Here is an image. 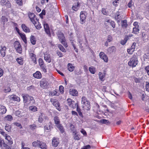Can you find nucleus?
Returning a JSON list of instances; mask_svg holds the SVG:
<instances>
[{
    "instance_id": "f257e3e1",
    "label": "nucleus",
    "mask_w": 149,
    "mask_h": 149,
    "mask_svg": "<svg viewBox=\"0 0 149 149\" xmlns=\"http://www.w3.org/2000/svg\"><path fill=\"white\" fill-rule=\"evenodd\" d=\"M22 96L23 99L24 103H27L31 105L35 103V100H34L33 98L28 94H22Z\"/></svg>"
},
{
    "instance_id": "f03ea898",
    "label": "nucleus",
    "mask_w": 149,
    "mask_h": 149,
    "mask_svg": "<svg viewBox=\"0 0 149 149\" xmlns=\"http://www.w3.org/2000/svg\"><path fill=\"white\" fill-rule=\"evenodd\" d=\"M128 65L130 66L134 67L138 64V59L137 56L134 55L130 58V61L128 62Z\"/></svg>"
},
{
    "instance_id": "7ed1b4c3",
    "label": "nucleus",
    "mask_w": 149,
    "mask_h": 149,
    "mask_svg": "<svg viewBox=\"0 0 149 149\" xmlns=\"http://www.w3.org/2000/svg\"><path fill=\"white\" fill-rule=\"evenodd\" d=\"M58 37L61 43L65 47L68 46L67 43L65 42V39L63 33L61 32L58 33Z\"/></svg>"
},
{
    "instance_id": "20e7f679",
    "label": "nucleus",
    "mask_w": 149,
    "mask_h": 149,
    "mask_svg": "<svg viewBox=\"0 0 149 149\" xmlns=\"http://www.w3.org/2000/svg\"><path fill=\"white\" fill-rule=\"evenodd\" d=\"M14 47L18 53H22V48L20 43L18 41H15L14 43Z\"/></svg>"
},
{
    "instance_id": "39448f33",
    "label": "nucleus",
    "mask_w": 149,
    "mask_h": 149,
    "mask_svg": "<svg viewBox=\"0 0 149 149\" xmlns=\"http://www.w3.org/2000/svg\"><path fill=\"white\" fill-rule=\"evenodd\" d=\"M68 105L73 109L75 108L78 105L77 102L72 100L71 99L68 98L67 100Z\"/></svg>"
},
{
    "instance_id": "423d86ee",
    "label": "nucleus",
    "mask_w": 149,
    "mask_h": 149,
    "mask_svg": "<svg viewBox=\"0 0 149 149\" xmlns=\"http://www.w3.org/2000/svg\"><path fill=\"white\" fill-rule=\"evenodd\" d=\"M87 13L85 11H81V12L80 15V18L81 23V24H83L85 22V21L86 19V16Z\"/></svg>"
},
{
    "instance_id": "0eeeda50",
    "label": "nucleus",
    "mask_w": 149,
    "mask_h": 149,
    "mask_svg": "<svg viewBox=\"0 0 149 149\" xmlns=\"http://www.w3.org/2000/svg\"><path fill=\"white\" fill-rule=\"evenodd\" d=\"M44 27L46 33L49 37H51V35L49 27L48 24L47 23H45L44 24Z\"/></svg>"
},
{
    "instance_id": "6e6552de",
    "label": "nucleus",
    "mask_w": 149,
    "mask_h": 149,
    "mask_svg": "<svg viewBox=\"0 0 149 149\" xmlns=\"http://www.w3.org/2000/svg\"><path fill=\"white\" fill-rule=\"evenodd\" d=\"M40 85L43 88H47V80L45 79H42L40 82Z\"/></svg>"
},
{
    "instance_id": "1a4fd4ad",
    "label": "nucleus",
    "mask_w": 149,
    "mask_h": 149,
    "mask_svg": "<svg viewBox=\"0 0 149 149\" xmlns=\"http://www.w3.org/2000/svg\"><path fill=\"white\" fill-rule=\"evenodd\" d=\"M1 5L2 6H5L8 8L11 6V4L9 1L8 0H1Z\"/></svg>"
},
{
    "instance_id": "9d476101",
    "label": "nucleus",
    "mask_w": 149,
    "mask_h": 149,
    "mask_svg": "<svg viewBox=\"0 0 149 149\" xmlns=\"http://www.w3.org/2000/svg\"><path fill=\"white\" fill-rule=\"evenodd\" d=\"M29 16L32 23L34 24H36V22L35 20L36 17V15L34 13H30L29 14Z\"/></svg>"
},
{
    "instance_id": "9b49d317",
    "label": "nucleus",
    "mask_w": 149,
    "mask_h": 149,
    "mask_svg": "<svg viewBox=\"0 0 149 149\" xmlns=\"http://www.w3.org/2000/svg\"><path fill=\"white\" fill-rule=\"evenodd\" d=\"M59 142L58 139L55 137L53 138L52 141V146L54 147H56L59 144Z\"/></svg>"
},
{
    "instance_id": "f8f14e48",
    "label": "nucleus",
    "mask_w": 149,
    "mask_h": 149,
    "mask_svg": "<svg viewBox=\"0 0 149 149\" xmlns=\"http://www.w3.org/2000/svg\"><path fill=\"white\" fill-rule=\"evenodd\" d=\"M116 51V48L114 46L109 47L107 49V52L109 54H112Z\"/></svg>"
},
{
    "instance_id": "ddd939ff",
    "label": "nucleus",
    "mask_w": 149,
    "mask_h": 149,
    "mask_svg": "<svg viewBox=\"0 0 149 149\" xmlns=\"http://www.w3.org/2000/svg\"><path fill=\"white\" fill-rule=\"evenodd\" d=\"M10 100L15 101H17L19 102L20 101V98L18 96L15 95H10Z\"/></svg>"
},
{
    "instance_id": "4468645a",
    "label": "nucleus",
    "mask_w": 149,
    "mask_h": 149,
    "mask_svg": "<svg viewBox=\"0 0 149 149\" xmlns=\"http://www.w3.org/2000/svg\"><path fill=\"white\" fill-rule=\"evenodd\" d=\"M9 146L8 144L5 143L3 140L0 143V147L1 149H6Z\"/></svg>"
},
{
    "instance_id": "2eb2a0df",
    "label": "nucleus",
    "mask_w": 149,
    "mask_h": 149,
    "mask_svg": "<svg viewBox=\"0 0 149 149\" xmlns=\"http://www.w3.org/2000/svg\"><path fill=\"white\" fill-rule=\"evenodd\" d=\"M82 107L84 109L89 110L90 108V105L89 102H88L85 104H84L82 105Z\"/></svg>"
},
{
    "instance_id": "dca6fc26",
    "label": "nucleus",
    "mask_w": 149,
    "mask_h": 149,
    "mask_svg": "<svg viewBox=\"0 0 149 149\" xmlns=\"http://www.w3.org/2000/svg\"><path fill=\"white\" fill-rule=\"evenodd\" d=\"M69 93L70 95L73 96H77L78 93L77 91L73 88L70 89Z\"/></svg>"
},
{
    "instance_id": "f3484780",
    "label": "nucleus",
    "mask_w": 149,
    "mask_h": 149,
    "mask_svg": "<svg viewBox=\"0 0 149 149\" xmlns=\"http://www.w3.org/2000/svg\"><path fill=\"white\" fill-rule=\"evenodd\" d=\"M33 76L37 79H40L42 77V75L40 72L39 71H36L33 74Z\"/></svg>"
},
{
    "instance_id": "a211bd4d",
    "label": "nucleus",
    "mask_w": 149,
    "mask_h": 149,
    "mask_svg": "<svg viewBox=\"0 0 149 149\" xmlns=\"http://www.w3.org/2000/svg\"><path fill=\"white\" fill-rule=\"evenodd\" d=\"M22 28L23 31L25 32L29 33L30 32L29 29L24 24H22Z\"/></svg>"
},
{
    "instance_id": "6ab92c4d",
    "label": "nucleus",
    "mask_w": 149,
    "mask_h": 149,
    "mask_svg": "<svg viewBox=\"0 0 149 149\" xmlns=\"http://www.w3.org/2000/svg\"><path fill=\"white\" fill-rule=\"evenodd\" d=\"M1 49L0 51L1 55L3 57H4L6 55L5 51L6 49V48L4 46H1Z\"/></svg>"
},
{
    "instance_id": "aec40b11",
    "label": "nucleus",
    "mask_w": 149,
    "mask_h": 149,
    "mask_svg": "<svg viewBox=\"0 0 149 149\" xmlns=\"http://www.w3.org/2000/svg\"><path fill=\"white\" fill-rule=\"evenodd\" d=\"M39 147L42 149H47V146L45 143L41 141Z\"/></svg>"
},
{
    "instance_id": "412c9836",
    "label": "nucleus",
    "mask_w": 149,
    "mask_h": 149,
    "mask_svg": "<svg viewBox=\"0 0 149 149\" xmlns=\"http://www.w3.org/2000/svg\"><path fill=\"white\" fill-rule=\"evenodd\" d=\"M44 113L42 112H40L38 119V121L39 122L41 123L43 122L44 118Z\"/></svg>"
},
{
    "instance_id": "4be33fe9",
    "label": "nucleus",
    "mask_w": 149,
    "mask_h": 149,
    "mask_svg": "<svg viewBox=\"0 0 149 149\" xmlns=\"http://www.w3.org/2000/svg\"><path fill=\"white\" fill-rule=\"evenodd\" d=\"M44 58L45 60L48 63H50L51 62V59L50 58V55L47 54H45L44 55Z\"/></svg>"
},
{
    "instance_id": "5701e85b",
    "label": "nucleus",
    "mask_w": 149,
    "mask_h": 149,
    "mask_svg": "<svg viewBox=\"0 0 149 149\" xmlns=\"http://www.w3.org/2000/svg\"><path fill=\"white\" fill-rule=\"evenodd\" d=\"M1 23L3 25H5L6 22L8 21V19L4 16H2L1 19Z\"/></svg>"
},
{
    "instance_id": "b1692460",
    "label": "nucleus",
    "mask_w": 149,
    "mask_h": 149,
    "mask_svg": "<svg viewBox=\"0 0 149 149\" xmlns=\"http://www.w3.org/2000/svg\"><path fill=\"white\" fill-rule=\"evenodd\" d=\"M40 141L39 140H37L34 141L32 143V146L35 147H39V145H40Z\"/></svg>"
},
{
    "instance_id": "393cba45",
    "label": "nucleus",
    "mask_w": 149,
    "mask_h": 149,
    "mask_svg": "<svg viewBox=\"0 0 149 149\" xmlns=\"http://www.w3.org/2000/svg\"><path fill=\"white\" fill-rule=\"evenodd\" d=\"M4 119L6 121H11L13 120V117L11 115H8L4 117Z\"/></svg>"
},
{
    "instance_id": "a878e982",
    "label": "nucleus",
    "mask_w": 149,
    "mask_h": 149,
    "mask_svg": "<svg viewBox=\"0 0 149 149\" xmlns=\"http://www.w3.org/2000/svg\"><path fill=\"white\" fill-rule=\"evenodd\" d=\"M30 40L31 43L33 45H34L36 43V38L33 36L31 35L30 37Z\"/></svg>"
},
{
    "instance_id": "bb28decb",
    "label": "nucleus",
    "mask_w": 149,
    "mask_h": 149,
    "mask_svg": "<svg viewBox=\"0 0 149 149\" xmlns=\"http://www.w3.org/2000/svg\"><path fill=\"white\" fill-rule=\"evenodd\" d=\"M5 139L8 141V143L10 144H12L13 143V141H11V138L10 136L8 134L5 137Z\"/></svg>"
},
{
    "instance_id": "cd10ccee",
    "label": "nucleus",
    "mask_w": 149,
    "mask_h": 149,
    "mask_svg": "<svg viewBox=\"0 0 149 149\" xmlns=\"http://www.w3.org/2000/svg\"><path fill=\"white\" fill-rule=\"evenodd\" d=\"M99 76L100 79L102 81H103L105 77V74L102 73L101 72H100L98 74Z\"/></svg>"
},
{
    "instance_id": "c85d7f7f",
    "label": "nucleus",
    "mask_w": 149,
    "mask_h": 149,
    "mask_svg": "<svg viewBox=\"0 0 149 149\" xmlns=\"http://www.w3.org/2000/svg\"><path fill=\"white\" fill-rule=\"evenodd\" d=\"M68 70L70 72L72 71L74 69V67L71 63H69L68 65Z\"/></svg>"
},
{
    "instance_id": "c756f323",
    "label": "nucleus",
    "mask_w": 149,
    "mask_h": 149,
    "mask_svg": "<svg viewBox=\"0 0 149 149\" xmlns=\"http://www.w3.org/2000/svg\"><path fill=\"white\" fill-rule=\"evenodd\" d=\"M7 110L6 108L4 106H2L1 107L0 112L2 114H4L6 112Z\"/></svg>"
},
{
    "instance_id": "7c9ffc66",
    "label": "nucleus",
    "mask_w": 149,
    "mask_h": 149,
    "mask_svg": "<svg viewBox=\"0 0 149 149\" xmlns=\"http://www.w3.org/2000/svg\"><path fill=\"white\" fill-rule=\"evenodd\" d=\"M19 35L21 37V38H22V39L23 41L26 44L27 42L26 36L25 35V34H23L21 33Z\"/></svg>"
},
{
    "instance_id": "2f4dec72",
    "label": "nucleus",
    "mask_w": 149,
    "mask_h": 149,
    "mask_svg": "<svg viewBox=\"0 0 149 149\" xmlns=\"http://www.w3.org/2000/svg\"><path fill=\"white\" fill-rule=\"evenodd\" d=\"M79 7V2H77V4L72 6V9L73 10H74L75 11H77L78 10V8Z\"/></svg>"
},
{
    "instance_id": "473e14b6",
    "label": "nucleus",
    "mask_w": 149,
    "mask_h": 149,
    "mask_svg": "<svg viewBox=\"0 0 149 149\" xmlns=\"http://www.w3.org/2000/svg\"><path fill=\"white\" fill-rule=\"evenodd\" d=\"M57 127L59 129L61 133H63L65 132L63 127L61 125H58L57 126Z\"/></svg>"
},
{
    "instance_id": "72a5a7b5",
    "label": "nucleus",
    "mask_w": 149,
    "mask_h": 149,
    "mask_svg": "<svg viewBox=\"0 0 149 149\" xmlns=\"http://www.w3.org/2000/svg\"><path fill=\"white\" fill-rule=\"evenodd\" d=\"M127 20L126 19L123 20L122 21V26L125 28L127 26Z\"/></svg>"
},
{
    "instance_id": "f704fd0d",
    "label": "nucleus",
    "mask_w": 149,
    "mask_h": 149,
    "mask_svg": "<svg viewBox=\"0 0 149 149\" xmlns=\"http://www.w3.org/2000/svg\"><path fill=\"white\" fill-rule=\"evenodd\" d=\"M119 12H118L117 14H116V15L115 17V19L118 21L120 20L123 18V16L120 15L119 14Z\"/></svg>"
},
{
    "instance_id": "c9c22d12",
    "label": "nucleus",
    "mask_w": 149,
    "mask_h": 149,
    "mask_svg": "<svg viewBox=\"0 0 149 149\" xmlns=\"http://www.w3.org/2000/svg\"><path fill=\"white\" fill-rule=\"evenodd\" d=\"M139 28L134 27L133 29V31L132 32L134 33L137 34L139 33Z\"/></svg>"
},
{
    "instance_id": "e433bc0d",
    "label": "nucleus",
    "mask_w": 149,
    "mask_h": 149,
    "mask_svg": "<svg viewBox=\"0 0 149 149\" xmlns=\"http://www.w3.org/2000/svg\"><path fill=\"white\" fill-rule=\"evenodd\" d=\"M54 120L55 124L58 125H60V121L59 118L57 116H55L54 118Z\"/></svg>"
},
{
    "instance_id": "4c0bfd02",
    "label": "nucleus",
    "mask_w": 149,
    "mask_h": 149,
    "mask_svg": "<svg viewBox=\"0 0 149 149\" xmlns=\"http://www.w3.org/2000/svg\"><path fill=\"white\" fill-rule=\"evenodd\" d=\"M88 102H89L87 99L85 97L83 96L81 98V103L82 104H85Z\"/></svg>"
},
{
    "instance_id": "58836bf2",
    "label": "nucleus",
    "mask_w": 149,
    "mask_h": 149,
    "mask_svg": "<svg viewBox=\"0 0 149 149\" xmlns=\"http://www.w3.org/2000/svg\"><path fill=\"white\" fill-rule=\"evenodd\" d=\"M89 70L90 72L92 74H94L95 72V69L92 66L91 67H89Z\"/></svg>"
},
{
    "instance_id": "ea45409f",
    "label": "nucleus",
    "mask_w": 149,
    "mask_h": 149,
    "mask_svg": "<svg viewBox=\"0 0 149 149\" xmlns=\"http://www.w3.org/2000/svg\"><path fill=\"white\" fill-rule=\"evenodd\" d=\"M16 61L20 65H22L23 63V61L21 57L17 58L16 59Z\"/></svg>"
},
{
    "instance_id": "a19ab883",
    "label": "nucleus",
    "mask_w": 149,
    "mask_h": 149,
    "mask_svg": "<svg viewBox=\"0 0 149 149\" xmlns=\"http://www.w3.org/2000/svg\"><path fill=\"white\" fill-rule=\"evenodd\" d=\"M81 40V38H80L79 37H78V42L79 44V47H80L81 48H82L83 47V45H84V44L83 43V42H82L80 41V40Z\"/></svg>"
},
{
    "instance_id": "79ce46f5",
    "label": "nucleus",
    "mask_w": 149,
    "mask_h": 149,
    "mask_svg": "<svg viewBox=\"0 0 149 149\" xmlns=\"http://www.w3.org/2000/svg\"><path fill=\"white\" fill-rule=\"evenodd\" d=\"M58 47L62 52H66V50L61 45L58 44Z\"/></svg>"
},
{
    "instance_id": "37998d69",
    "label": "nucleus",
    "mask_w": 149,
    "mask_h": 149,
    "mask_svg": "<svg viewBox=\"0 0 149 149\" xmlns=\"http://www.w3.org/2000/svg\"><path fill=\"white\" fill-rule=\"evenodd\" d=\"M29 109L31 110L33 112L36 111H37V108L34 106H30L29 107Z\"/></svg>"
},
{
    "instance_id": "c03bdc74",
    "label": "nucleus",
    "mask_w": 149,
    "mask_h": 149,
    "mask_svg": "<svg viewBox=\"0 0 149 149\" xmlns=\"http://www.w3.org/2000/svg\"><path fill=\"white\" fill-rule=\"evenodd\" d=\"M53 105L55 106L58 111H60L61 110V108L59 107V103L58 102H56V103L54 104Z\"/></svg>"
},
{
    "instance_id": "a18cd8bd",
    "label": "nucleus",
    "mask_w": 149,
    "mask_h": 149,
    "mask_svg": "<svg viewBox=\"0 0 149 149\" xmlns=\"http://www.w3.org/2000/svg\"><path fill=\"white\" fill-rule=\"evenodd\" d=\"M100 122L102 123L105 124H108L109 123V121L105 119L101 120Z\"/></svg>"
},
{
    "instance_id": "49530a36",
    "label": "nucleus",
    "mask_w": 149,
    "mask_h": 149,
    "mask_svg": "<svg viewBox=\"0 0 149 149\" xmlns=\"http://www.w3.org/2000/svg\"><path fill=\"white\" fill-rule=\"evenodd\" d=\"M11 126L10 125H6L5 127V129L8 132H11Z\"/></svg>"
},
{
    "instance_id": "de8ad7c7",
    "label": "nucleus",
    "mask_w": 149,
    "mask_h": 149,
    "mask_svg": "<svg viewBox=\"0 0 149 149\" xmlns=\"http://www.w3.org/2000/svg\"><path fill=\"white\" fill-rule=\"evenodd\" d=\"M101 58L106 62H107L108 61V57L106 55H104L103 56H101Z\"/></svg>"
},
{
    "instance_id": "09e8293b",
    "label": "nucleus",
    "mask_w": 149,
    "mask_h": 149,
    "mask_svg": "<svg viewBox=\"0 0 149 149\" xmlns=\"http://www.w3.org/2000/svg\"><path fill=\"white\" fill-rule=\"evenodd\" d=\"M73 137L74 139L75 140H78L80 139L79 136L78 134H75V135H74L73 136Z\"/></svg>"
},
{
    "instance_id": "8fccbe9b",
    "label": "nucleus",
    "mask_w": 149,
    "mask_h": 149,
    "mask_svg": "<svg viewBox=\"0 0 149 149\" xmlns=\"http://www.w3.org/2000/svg\"><path fill=\"white\" fill-rule=\"evenodd\" d=\"M3 91L5 93L10 92L11 91V89L10 88L7 87V88H5L3 90Z\"/></svg>"
},
{
    "instance_id": "3c124183",
    "label": "nucleus",
    "mask_w": 149,
    "mask_h": 149,
    "mask_svg": "<svg viewBox=\"0 0 149 149\" xmlns=\"http://www.w3.org/2000/svg\"><path fill=\"white\" fill-rule=\"evenodd\" d=\"M64 87L62 86H60L59 87V90L61 93L63 94V93L64 92Z\"/></svg>"
},
{
    "instance_id": "603ef678",
    "label": "nucleus",
    "mask_w": 149,
    "mask_h": 149,
    "mask_svg": "<svg viewBox=\"0 0 149 149\" xmlns=\"http://www.w3.org/2000/svg\"><path fill=\"white\" fill-rule=\"evenodd\" d=\"M19 6H22V0H15Z\"/></svg>"
},
{
    "instance_id": "864d4df0",
    "label": "nucleus",
    "mask_w": 149,
    "mask_h": 149,
    "mask_svg": "<svg viewBox=\"0 0 149 149\" xmlns=\"http://www.w3.org/2000/svg\"><path fill=\"white\" fill-rule=\"evenodd\" d=\"M110 24L113 28L115 27L116 24L113 21H111L110 22Z\"/></svg>"
},
{
    "instance_id": "5fc2aeb1",
    "label": "nucleus",
    "mask_w": 149,
    "mask_h": 149,
    "mask_svg": "<svg viewBox=\"0 0 149 149\" xmlns=\"http://www.w3.org/2000/svg\"><path fill=\"white\" fill-rule=\"evenodd\" d=\"M146 89L147 91L149 92V83L148 82H146Z\"/></svg>"
},
{
    "instance_id": "6e6d98bb",
    "label": "nucleus",
    "mask_w": 149,
    "mask_h": 149,
    "mask_svg": "<svg viewBox=\"0 0 149 149\" xmlns=\"http://www.w3.org/2000/svg\"><path fill=\"white\" fill-rule=\"evenodd\" d=\"M39 63L40 66L44 65L43 61L42 59L40 58L39 59Z\"/></svg>"
},
{
    "instance_id": "4d7b16f0",
    "label": "nucleus",
    "mask_w": 149,
    "mask_h": 149,
    "mask_svg": "<svg viewBox=\"0 0 149 149\" xmlns=\"http://www.w3.org/2000/svg\"><path fill=\"white\" fill-rule=\"evenodd\" d=\"M102 13L105 15H107L108 13L106 11V9L104 8H102Z\"/></svg>"
},
{
    "instance_id": "13d9d810",
    "label": "nucleus",
    "mask_w": 149,
    "mask_h": 149,
    "mask_svg": "<svg viewBox=\"0 0 149 149\" xmlns=\"http://www.w3.org/2000/svg\"><path fill=\"white\" fill-rule=\"evenodd\" d=\"M134 79L135 82L136 83H139L141 79L140 78H138L136 77H134Z\"/></svg>"
},
{
    "instance_id": "bf43d9fd",
    "label": "nucleus",
    "mask_w": 149,
    "mask_h": 149,
    "mask_svg": "<svg viewBox=\"0 0 149 149\" xmlns=\"http://www.w3.org/2000/svg\"><path fill=\"white\" fill-rule=\"evenodd\" d=\"M35 26L37 29L38 30L40 29L41 28V24H40L39 22H38V24L36 25V26Z\"/></svg>"
},
{
    "instance_id": "052dcab7",
    "label": "nucleus",
    "mask_w": 149,
    "mask_h": 149,
    "mask_svg": "<svg viewBox=\"0 0 149 149\" xmlns=\"http://www.w3.org/2000/svg\"><path fill=\"white\" fill-rule=\"evenodd\" d=\"M91 148V146L90 145H88L83 146L81 149H89Z\"/></svg>"
},
{
    "instance_id": "680f3d73",
    "label": "nucleus",
    "mask_w": 149,
    "mask_h": 149,
    "mask_svg": "<svg viewBox=\"0 0 149 149\" xmlns=\"http://www.w3.org/2000/svg\"><path fill=\"white\" fill-rule=\"evenodd\" d=\"M14 125H16V126L18 127H19L21 129L22 128V127L21 124L19 123H14Z\"/></svg>"
},
{
    "instance_id": "e2e57ef3",
    "label": "nucleus",
    "mask_w": 149,
    "mask_h": 149,
    "mask_svg": "<svg viewBox=\"0 0 149 149\" xmlns=\"http://www.w3.org/2000/svg\"><path fill=\"white\" fill-rule=\"evenodd\" d=\"M31 129L32 130H33L36 128V125L35 124L31 125L30 126Z\"/></svg>"
},
{
    "instance_id": "0e129e2a",
    "label": "nucleus",
    "mask_w": 149,
    "mask_h": 149,
    "mask_svg": "<svg viewBox=\"0 0 149 149\" xmlns=\"http://www.w3.org/2000/svg\"><path fill=\"white\" fill-rule=\"evenodd\" d=\"M112 37L110 35H109L108 36L107 41L109 42H110L112 41Z\"/></svg>"
},
{
    "instance_id": "69168bd1",
    "label": "nucleus",
    "mask_w": 149,
    "mask_h": 149,
    "mask_svg": "<svg viewBox=\"0 0 149 149\" xmlns=\"http://www.w3.org/2000/svg\"><path fill=\"white\" fill-rule=\"evenodd\" d=\"M56 54L59 57H61L63 56V54L60 51L57 52Z\"/></svg>"
},
{
    "instance_id": "338daca9",
    "label": "nucleus",
    "mask_w": 149,
    "mask_h": 149,
    "mask_svg": "<svg viewBox=\"0 0 149 149\" xmlns=\"http://www.w3.org/2000/svg\"><path fill=\"white\" fill-rule=\"evenodd\" d=\"M30 55L31 57L32 60H33L34 58H36V56L34 54L32 53H31L30 54Z\"/></svg>"
},
{
    "instance_id": "774afa93",
    "label": "nucleus",
    "mask_w": 149,
    "mask_h": 149,
    "mask_svg": "<svg viewBox=\"0 0 149 149\" xmlns=\"http://www.w3.org/2000/svg\"><path fill=\"white\" fill-rule=\"evenodd\" d=\"M133 25L134 26V27L139 28L138 23L136 22H135L134 23Z\"/></svg>"
}]
</instances>
